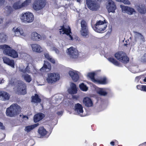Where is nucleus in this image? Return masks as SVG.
<instances>
[{
  "label": "nucleus",
  "instance_id": "obj_1",
  "mask_svg": "<svg viewBox=\"0 0 146 146\" xmlns=\"http://www.w3.org/2000/svg\"><path fill=\"white\" fill-rule=\"evenodd\" d=\"M21 111V108L17 104H13L6 109V114L7 116L13 117L18 114Z\"/></svg>",
  "mask_w": 146,
  "mask_h": 146
},
{
  "label": "nucleus",
  "instance_id": "obj_2",
  "mask_svg": "<svg viewBox=\"0 0 146 146\" xmlns=\"http://www.w3.org/2000/svg\"><path fill=\"white\" fill-rule=\"evenodd\" d=\"M0 49L3 50V53L4 54L13 58H16L18 56L17 52L15 50L11 49L8 45L6 44L0 45Z\"/></svg>",
  "mask_w": 146,
  "mask_h": 146
},
{
  "label": "nucleus",
  "instance_id": "obj_3",
  "mask_svg": "<svg viewBox=\"0 0 146 146\" xmlns=\"http://www.w3.org/2000/svg\"><path fill=\"white\" fill-rule=\"evenodd\" d=\"M31 3V0H25L24 1L23 0H20L13 4V7L15 10L19 9L26 8Z\"/></svg>",
  "mask_w": 146,
  "mask_h": 146
},
{
  "label": "nucleus",
  "instance_id": "obj_4",
  "mask_svg": "<svg viewBox=\"0 0 146 146\" xmlns=\"http://www.w3.org/2000/svg\"><path fill=\"white\" fill-rule=\"evenodd\" d=\"M20 19L22 22L25 23L32 22L34 19L33 14L29 12L23 13L21 15Z\"/></svg>",
  "mask_w": 146,
  "mask_h": 146
},
{
  "label": "nucleus",
  "instance_id": "obj_5",
  "mask_svg": "<svg viewBox=\"0 0 146 146\" xmlns=\"http://www.w3.org/2000/svg\"><path fill=\"white\" fill-rule=\"evenodd\" d=\"M60 75L58 73L52 72L48 74L46 80L50 84H52L59 80Z\"/></svg>",
  "mask_w": 146,
  "mask_h": 146
},
{
  "label": "nucleus",
  "instance_id": "obj_6",
  "mask_svg": "<svg viewBox=\"0 0 146 146\" xmlns=\"http://www.w3.org/2000/svg\"><path fill=\"white\" fill-rule=\"evenodd\" d=\"M107 23L105 20L102 21L101 20L97 21L94 28V30L98 33H101L106 29Z\"/></svg>",
  "mask_w": 146,
  "mask_h": 146
},
{
  "label": "nucleus",
  "instance_id": "obj_7",
  "mask_svg": "<svg viewBox=\"0 0 146 146\" xmlns=\"http://www.w3.org/2000/svg\"><path fill=\"white\" fill-rule=\"evenodd\" d=\"M88 7L92 11H97L100 7V5L96 0H86Z\"/></svg>",
  "mask_w": 146,
  "mask_h": 146
},
{
  "label": "nucleus",
  "instance_id": "obj_8",
  "mask_svg": "<svg viewBox=\"0 0 146 146\" xmlns=\"http://www.w3.org/2000/svg\"><path fill=\"white\" fill-rule=\"evenodd\" d=\"M59 29V33L60 34H66L67 36V38L69 40H73V38L71 36L72 33L69 26H63Z\"/></svg>",
  "mask_w": 146,
  "mask_h": 146
},
{
  "label": "nucleus",
  "instance_id": "obj_9",
  "mask_svg": "<svg viewBox=\"0 0 146 146\" xmlns=\"http://www.w3.org/2000/svg\"><path fill=\"white\" fill-rule=\"evenodd\" d=\"M33 8L37 11L42 9L45 6V0H35Z\"/></svg>",
  "mask_w": 146,
  "mask_h": 146
},
{
  "label": "nucleus",
  "instance_id": "obj_10",
  "mask_svg": "<svg viewBox=\"0 0 146 146\" xmlns=\"http://www.w3.org/2000/svg\"><path fill=\"white\" fill-rule=\"evenodd\" d=\"M106 8L109 13H114L116 9V7L115 3L112 0H106Z\"/></svg>",
  "mask_w": 146,
  "mask_h": 146
},
{
  "label": "nucleus",
  "instance_id": "obj_11",
  "mask_svg": "<svg viewBox=\"0 0 146 146\" xmlns=\"http://www.w3.org/2000/svg\"><path fill=\"white\" fill-rule=\"evenodd\" d=\"M66 53L69 56L72 58H76L78 56V52L77 50L72 47L67 49Z\"/></svg>",
  "mask_w": 146,
  "mask_h": 146
},
{
  "label": "nucleus",
  "instance_id": "obj_12",
  "mask_svg": "<svg viewBox=\"0 0 146 146\" xmlns=\"http://www.w3.org/2000/svg\"><path fill=\"white\" fill-rule=\"evenodd\" d=\"M17 86V91L19 92L23 95L26 94V86L25 83L21 81H18Z\"/></svg>",
  "mask_w": 146,
  "mask_h": 146
},
{
  "label": "nucleus",
  "instance_id": "obj_13",
  "mask_svg": "<svg viewBox=\"0 0 146 146\" xmlns=\"http://www.w3.org/2000/svg\"><path fill=\"white\" fill-rule=\"evenodd\" d=\"M122 11L124 13H125L129 15H131L135 13V9L130 7L125 6L122 5H120Z\"/></svg>",
  "mask_w": 146,
  "mask_h": 146
},
{
  "label": "nucleus",
  "instance_id": "obj_14",
  "mask_svg": "<svg viewBox=\"0 0 146 146\" xmlns=\"http://www.w3.org/2000/svg\"><path fill=\"white\" fill-rule=\"evenodd\" d=\"M12 30L16 36L23 38L26 36V33L24 32L23 30L19 28H13Z\"/></svg>",
  "mask_w": 146,
  "mask_h": 146
},
{
  "label": "nucleus",
  "instance_id": "obj_15",
  "mask_svg": "<svg viewBox=\"0 0 146 146\" xmlns=\"http://www.w3.org/2000/svg\"><path fill=\"white\" fill-rule=\"evenodd\" d=\"M79 73V72L75 70H70L68 72L70 76L74 82H76L78 80Z\"/></svg>",
  "mask_w": 146,
  "mask_h": 146
},
{
  "label": "nucleus",
  "instance_id": "obj_16",
  "mask_svg": "<svg viewBox=\"0 0 146 146\" xmlns=\"http://www.w3.org/2000/svg\"><path fill=\"white\" fill-rule=\"evenodd\" d=\"M74 110L76 114H79L81 116H84L82 115L83 112V107L80 104L78 103L75 105Z\"/></svg>",
  "mask_w": 146,
  "mask_h": 146
},
{
  "label": "nucleus",
  "instance_id": "obj_17",
  "mask_svg": "<svg viewBox=\"0 0 146 146\" xmlns=\"http://www.w3.org/2000/svg\"><path fill=\"white\" fill-rule=\"evenodd\" d=\"M31 39L34 41H38L42 39L41 35L35 32H32L30 35Z\"/></svg>",
  "mask_w": 146,
  "mask_h": 146
},
{
  "label": "nucleus",
  "instance_id": "obj_18",
  "mask_svg": "<svg viewBox=\"0 0 146 146\" xmlns=\"http://www.w3.org/2000/svg\"><path fill=\"white\" fill-rule=\"evenodd\" d=\"M32 50L34 52L40 53L42 51L43 49L41 46L37 44H33L31 45Z\"/></svg>",
  "mask_w": 146,
  "mask_h": 146
},
{
  "label": "nucleus",
  "instance_id": "obj_19",
  "mask_svg": "<svg viewBox=\"0 0 146 146\" xmlns=\"http://www.w3.org/2000/svg\"><path fill=\"white\" fill-rule=\"evenodd\" d=\"M51 69V66L49 63L47 61H44V63L43 66L40 69L41 72H48Z\"/></svg>",
  "mask_w": 146,
  "mask_h": 146
},
{
  "label": "nucleus",
  "instance_id": "obj_20",
  "mask_svg": "<svg viewBox=\"0 0 146 146\" xmlns=\"http://www.w3.org/2000/svg\"><path fill=\"white\" fill-rule=\"evenodd\" d=\"M3 59L4 62L13 68H14V62L13 60H10L9 58L6 57H3Z\"/></svg>",
  "mask_w": 146,
  "mask_h": 146
},
{
  "label": "nucleus",
  "instance_id": "obj_21",
  "mask_svg": "<svg viewBox=\"0 0 146 146\" xmlns=\"http://www.w3.org/2000/svg\"><path fill=\"white\" fill-rule=\"evenodd\" d=\"M77 88L76 85L72 83L70 84V88L68 90V92L69 93L71 94H75L77 92Z\"/></svg>",
  "mask_w": 146,
  "mask_h": 146
},
{
  "label": "nucleus",
  "instance_id": "obj_22",
  "mask_svg": "<svg viewBox=\"0 0 146 146\" xmlns=\"http://www.w3.org/2000/svg\"><path fill=\"white\" fill-rule=\"evenodd\" d=\"M10 95L7 92L4 91L1 92V99L5 101L9 99Z\"/></svg>",
  "mask_w": 146,
  "mask_h": 146
},
{
  "label": "nucleus",
  "instance_id": "obj_23",
  "mask_svg": "<svg viewBox=\"0 0 146 146\" xmlns=\"http://www.w3.org/2000/svg\"><path fill=\"white\" fill-rule=\"evenodd\" d=\"M84 104L87 107H91L93 105V103L91 99L88 97H85L83 100Z\"/></svg>",
  "mask_w": 146,
  "mask_h": 146
},
{
  "label": "nucleus",
  "instance_id": "obj_24",
  "mask_svg": "<svg viewBox=\"0 0 146 146\" xmlns=\"http://www.w3.org/2000/svg\"><path fill=\"white\" fill-rule=\"evenodd\" d=\"M44 114L42 113H39L35 115L34 117V121L37 122L42 119L44 117Z\"/></svg>",
  "mask_w": 146,
  "mask_h": 146
},
{
  "label": "nucleus",
  "instance_id": "obj_25",
  "mask_svg": "<svg viewBox=\"0 0 146 146\" xmlns=\"http://www.w3.org/2000/svg\"><path fill=\"white\" fill-rule=\"evenodd\" d=\"M30 68L28 66L26 68L23 65H21L19 68V70L22 72V74H24L26 73H29L30 72Z\"/></svg>",
  "mask_w": 146,
  "mask_h": 146
},
{
  "label": "nucleus",
  "instance_id": "obj_26",
  "mask_svg": "<svg viewBox=\"0 0 146 146\" xmlns=\"http://www.w3.org/2000/svg\"><path fill=\"white\" fill-rule=\"evenodd\" d=\"M94 83L105 84L108 83V81L106 77H104L101 78L100 79H96Z\"/></svg>",
  "mask_w": 146,
  "mask_h": 146
},
{
  "label": "nucleus",
  "instance_id": "obj_27",
  "mask_svg": "<svg viewBox=\"0 0 146 146\" xmlns=\"http://www.w3.org/2000/svg\"><path fill=\"white\" fill-rule=\"evenodd\" d=\"M7 39V36L6 33H0V42L5 43Z\"/></svg>",
  "mask_w": 146,
  "mask_h": 146
},
{
  "label": "nucleus",
  "instance_id": "obj_28",
  "mask_svg": "<svg viewBox=\"0 0 146 146\" xmlns=\"http://www.w3.org/2000/svg\"><path fill=\"white\" fill-rule=\"evenodd\" d=\"M22 77L27 82L29 83L32 80V78L31 76L27 74H21Z\"/></svg>",
  "mask_w": 146,
  "mask_h": 146
},
{
  "label": "nucleus",
  "instance_id": "obj_29",
  "mask_svg": "<svg viewBox=\"0 0 146 146\" xmlns=\"http://www.w3.org/2000/svg\"><path fill=\"white\" fill-rule=\"evenodd\" d=\"M41 100L40 99L37 94H35V96L32 97V102L37 103L40 102Z\"/></svg>",
  "mask_w": 146,
  "mask_h": 146
},
{
  "label": "nucleus",
  "instance_id": "obj_30",
  "mask_svg": "<svg viewBox=\"0 0 146 146\" xmlns=\"http://www.w3.org/2000/svg\"><path fill=\"white\" fill-rule=\"evenodd\" d=\"M80 33L81 35L84 37L87 38L89 36L88 29H81Z\"/></svg>",
  "mask_w": 146,
  "mask_h": 146
},
{
  "label": "nucleus",
  "instance_id": "obj_31",
  "mask_svg": "<svg viewBox=\"0 0 146 146\" xmlns=\"http://www.w3.org/2000/svg\"><path fill=\"white\" fill-rule=\"evenodd\" d=\"M45 57L53 63H55V60L53 59L47 52H45L44 54Z\"/></svg>",
  "mask_w": 146,
  "mask_h": 146
},
{
  "label": "nucleus",
  "instance_id": "obj_32",
  "mask_svg": "<svg viewBox=\"0 0 146 146\" xmlns=\"http://www.w3.org/2000/svg\"><path fill=\"white\" fill-rule=\"evenodd\" d=\"M125 54L122 52H119L115 54V57L120 61V60L123 57Z\"/></svg>",
  "mask_w": 146,
  "mask_h": 146
},
{
  "label": "nucleus",
  "instance_id": "obj_33",
  "mask_svg": "<svg viewBox=\"0 0 146 146\" xmlns=\"http://www.w3.org/2000/svg\"><path fill=\"white\" fill-rule=\"evenodd\" d=\"M94 75L95 73L94 72H90L88 74L87 76L90 78L92 81L95 82L96 79L94 78Z\"/></svg>",
  "mask_w": 146,
  "mask_h": 146
},
{
  "label": "nucleus",
  "instance_id": "obj_34",
  "mask_svg": "<svg viewBox=\"0 0 146 146\" xmlns=\"http://www.w3.org/2000/svg\"><path fill=\"white\" fill-rule=\"evenodd\" d=\"M39 133L41 135H45L46 133V130L43 127H40L38 131Z\"/></svg>",
  "mask_w": 146,
  "mask_h": 146
},
{
  "label": "nucleus",
  "instance_id": "obj_35",
  "mask_svg": "<svg viewBox=\"0 0 146 146\" xmlns=\"http://www.w3.org/2000/svg\"><path fill=\"white\" fill-rule=\"evenodd\" d=\"M135 36L136 39H140L143 41H145V39L144 38L143 36L140 33L135 32Z\"/></svg>",
  "mask_w": 146,
  "mask_h": 146
},
{
  "label": "nucleus",
  "instance_id": "obj_36",
  "mask_svg": "<svg viewBox=\"0 0 146 146\" xmlns=\"http://www.w3.org/2000/svg\"><path fill=\"white\" fill-rule=\"evenodd\" d=\"M137 8L139 12L141 13H143L144 12L145 7L144 5H141L137 6Z\"/></svg>",
  "mask_w": 146,
  "mask_h": 146
},
{
  "label": "nucleus",
  "instance_id": "obj_37",
  "mask_svg": "<svg viewBox=\"0 0 146 146\" xmlns=\"http://www.w3.org/2000/svg\"><path fill=\"white\" fill-rule=\"evenodd\" d=\"M97 92L98 94L102 96H105L107 94L105 89L103 88H99Z\"/></svg>",
  "mask_w": 146,
  "mask_h": 146
},
{
  "label": "nucleus",
  "instance_id": "obj_38",
  "mask_svg": "<svg viewBox=\"0 0 146 146\" xmlns=\"http://www.w3.org/2000/svg\"><path fill=\"white\" fill-rule=\"evenodd\" d=\"M129 60V58L125 54L123 57L120 60V61L124 63H126L128 62Z\"/></svg>",
  "mask_w": 146,
  "mask_h": 146
},
{
  "label": "nucleus",
  "instance_id": "obj_39",
  "mask_svg": "<svg viewBox=\"0 0 146 146\" xmlns=\"http://www.w3.org/2000/svg\"><path fill=\"white\" fill-rule=\"evenodd\" d=\"M108 60L110 62L115 65L118 66L119 64V63L113 58H109L108 59Z\"/></svg>",
  "mask_w": 146,
  "mask_h": 146
},
{
  "label": "nucleus",
  "instance_id": "obj_40",
  "mask_svg": "<svg viewBox=\"0 0 146 146\" xmlns=\"http://www.w3.org/2000/svg\"><path fill=\"white\" fill-rule=\"evenodd\" d=\"M79 87L80 89L84 91H86L88 90V87L83 83L80 84Z\"/></svg>",
  "mask_w": 146,
  "mask_h": 146
},
{
  "label": "nucleus",
  "instance_id": "obj_41",
  "mask_svg": "<svg viewBox=\"0 0 146 146\" xmlns=\"http://www.w3.org/2000/svg\"><path fill=\"white\" fill-rule=\"evenodd\" d=\"M81 29H88L86 22L84 20H82L81 22Z\"/></svg>",
  "mask_w": 146,
  "mask_h": 146
},
{
  "label": "nucleus",
  "instance_id": "obj_42",
  "mask_svg": "<svg viewBox=\"0 0 146 146\" xmlns=\"http://www.w3.org/2000/svg\"><path fill=\"white\" fill-rule=\"evenodd\" d=\"M5 9V12L8 14H9L12 11L11 8L9 6H6Z\"/></svg>",
  "mask_w": 146,
  "mask_h": 146
},
{
  "label": "nucleus",
  "instance_id": "obj_43",
  "mask_svg": "<svg viewBox=\"0 0 146 146\" xmlns=\"http://www.w3.org/2000/svg\"><path fill=\"white\" fill-rule=\"evenodd\" d=\"M131 69L132 72L133 73H135L139 72L137 66H133L132 67Z\"/></svg>",
  "mask_w": 146,
  "mask_h": 146
},
{
  "label": "nucleus",
  "instance_id": "obj_44",
  "mask_svg": "<svg viewBox=\"0 0 146 146\" xmlns=\"http://www.w3.org/2000/svg\"><path fill=\"white\" fill-rule=\"evenodd\" d=\"M34 128L33 126V125H31L26 127L25 129L26 131L29 132Z\"/></svg>",
  "mask_w": 146,
  "mask_h": 146
},
{
  "label": "nucleus",
  "instance_id": "obj_45",
  "mask_svg": "<svg viewBox=\"0 0 146 146\" xmlns=\"http://www.w3.org/2000/svg\"><path fill=\"white\" fill-rule=\"evenodd\" d=\"M20 117L21 118V120L23 121H26L28 119V117L26 116V115H20Z\"/></svg>",
  "mask_w": 146,
  "mask_h": 146
},
{
  "label": "nucleus",
  "instance_id": "obj_46",
  "mask_svg": "<svg viewBox=\"0 0 146 146\" xmlns=\"http://www.w3.org/2000/svg\"><path fill=\"white\" fill-rule=\"evenodd\" d=\"M50 49L51 50L55 51L56 53L58 54L59 53L58 50L56 48L53 47L51 48Z\"/></svg>",
  "mask_w": 146,
  "mask_h": 146
},
{
  "label": "nucleus",
  "instance_id": "obj_47",
  "mask_svg": "<svg viewBox=\"0 0 146 146\" xmlns=\"http://www.w3.org/2000/svg\"><path fill=\"white\" fill-rule=\"evenodd\" d=\"M121 2L123 3L124 4L127 5H129L130 2L128 0H122Z\"/></svg>",
  "mask_w": 146,
  "mask_h": 146
},
{
  "label": "nucleus",
  "instance_id": "obj_48",
  "mask_svg": "<svg viewBox=\"0 0 146 146\" xmlns=\"http://www.w3.org/2000/svg\"><path fill=\"white\" fill-rule=\"evenodd\" d=\"M143 85H138L137 86V88L138 89L140 90L143 91Z\"/></svg>",
  "mask_w": 146,
  "mask_h": 146
},
{
  "label": "nucleus",
  "instance_id": "obj_49",
  "mask_svg": "<svg viewBox=\"0 0 146 146\" xmlns=\"http://www.w3.org/2000/svg\"><path fill=\"white\" fill-rule=\"evenodd\" d=\"M14 80L13 79H11L10 81L9 82V85H12L14 84Z\"/></svg>",
  "mask_w": 146,
  "mask_h": 146
},
{
  "label": "nucleus",
  "instance_id": "obj_50",
  "mask_svg": "<svg viewBox=\"0 0 146 146\" xmlns=\"http://www.w3.org/2000/svg\"><path fill=\"white\" fill-rule=\"evenodd\" d=\"M141 76H137L136 77L135 79V80L137 82H138L139 80V79L141 78Z\"/></svg>",
  "mask_w": 146,
  "mask_h": 146
},
{
  "label": "nucleus",
  "instance_id": "obj_51",
  "mask_svg": "<svg viewBox=\"0 0 146 146\" xmlns=\"http://www.w3.org/2000/svg\"><path fill=\"white\" fill-rule=\"evenodd\" d=\"M5 2V0H0V5H1Z\"/></svg>",
  "mask_w": 146,
  "mask_h": 146
},
{
  "label": "nucleus",
  "instance_id": "obj_52",
  "mask_svg": "<svg viewBox=\"0 0 146 146\" xmlns=\"http://www.w3.org/2000/svg\"><path fill=\"white\" fill-rule=\"evenodd\" d=\"M0 127L2 129H4V126L3 125V124L0 122Z\"/></svg>",
  "mask_w": 146,
  "mask_h": 146
},
{
  "label": "nucleus",
  "instance_id": "obj_53",
  "mask_svg": "<svg viewBox=\"0 0 146 146\" xmlns=\"http://www.w3.org/2000/svg\"><path fill=\"white\" fill-rule=\"evenodd\" d=\"M4 80L3 78L0 79V84H1L3 83H4Z\"/></svg>",
  "mask_w": 146,
  "mask_h": 146
},
{
  "label": "nucleus",
  "instance_id": "obj_54",
  "mask_svg": "<svg viewBox=\"0 0 146 146\" xmlns=\"http://www.w3.org/2000/svg\"><path fill=\"white\" fill-rule=\"evenodd\" d=\"M57 114L58 115H60L62 113V111H58L57 112Z\"/></svg>",
  "mask_w": 146,
  "mask_h": 146
},
{
  "label": "nucleus",
  "instance_id": "obj_55",
  "mask_svg": "<svg viewBox=\"0 0 146 146\" xmlns=\"http://www.w3.org/2000/svg\"><path fill=\"white\" fill-rule=\"evenodd\" d=\"M143 91L146 92V86L143 85Z\"/></svg>",
  "mask_w": 146,
  "mask_h": 146
},
{
  "label": "nucleus",
  "instance_id": "obj_56",
  "mask_svg": "<svg viewBox=\"0 0 146 146\" xmlns=\"http://www.w3.org/2000/svg\"><path fill=\"white\" fill-rule=\"evenodd\" d=\"M38 123H37L32 125L33 126L34 128L35 127H37L38 126Z\"/></svg>",
  "mask_w": 146,
  "mask_h": 146
},
{
  "label": "nucleus",
  "instance_id": "obj_57",
  "mask_svg": "<svg viewBox=\"0 0 146 146\" xmlns=\"http://www.w3.org/2000/svg\"><path fill=\"white\" fill-rule=\"evenodd\" d=\"M110 144L112 146H114V143L113 141H112L110 142Z\"/></svg>",
  "mask_w": 146,
  "mask_h": 146
},
{
  "label": "nucleus",
  "instance_id": "obj_58",
  "mask_svg": "<svg viewBox=\"0 0 146 146\" xmlns=\"http://www.w3.org/2000/svg\"><path fill=\"white\" fill-rule=\"evenodd\" d=\"M3 21L1 18L0 17V23H3Z\"/></svg>",
  "mask_w": 146,
  "mask_h": 146
},
{
  "label": "nucleus",
  "instance_id": "obj_59",
  "mask_svg": "<svg viewBox=\"0 0 146 146\" xmlns=\"http://www.w3.org/2000/svg\"><path fill=\"white\" fill-rule=\"evenodd\" d=\"M37 71L36 70H35L32 73L33 74H36V72Z\"/></svg>",
  "mask_w": 146,
  "mask_h": 146
},
{
  "label": "nucleus",
  "instance_id": "obj_60",
  "mask_svg": "<svg viewBox=\"0 0 146 146\" xmlns=\"http://www.w3.org/2000/svg\"><path fill=\"white\" fill-rule=\"evenodd\" d=\"M61 44L62 45V46H64L65 45V44H64V43H63V42L62 43H61Z\"/></svg>",
  "mask_w": 146,
  "mask_h": 146
},
{
  "label": "nucleus",
  "instance_id": "obj_61",
  "mask_svg": "<svg viewBox=\"0 0 146 146\" xmlns=\"http://www.w3.org/2000/svg\"><path fill=\"white\" fill-rule=\"evenodd\" d=\"M122 0H116V1L120 2H121Z\"/></svg>",
  "mask_w": 146,
  "mask_h": 146
},
{
  "label": "nucleus",
  "instance_id": "obj_62",
  "mask_svg": "<svg viewBox=\"0 0 146 146\" xmlns=\"http://www.w3.org/2000/svg\"><path fill=\"white\" fill-rule=\"evenodd\" d=\"M143 81L144 82H146V76L145 78L143 80Z\"/></svg>",
  "mask_w": 146,
  "mask_h": 146
},
{
  "label": "nucleus",
  "instance_id": "obj_63",
  "mask_svg": "<svg viewBox=\"0 0 146 146\" xmlns=\"http://www.w3.org/2000/svg\"><path fill=\"white\" fill-rule=\"evenodd\" d=\"M81 0H77V2H80Z\"/></svg>",
  "mask_w": 146,
  "mask_h": 146
},
{
  "label": "nucleus",
  "instance_id": "obj_64",
  "mask_svg": "<svg viewBox=\"0 0 146 146\" xmlns=\"http://www.w3.org/2000/svg\"><path fill=\"white\" fill-rule=\"evenodd\" d=\"M61 42H62V41L63 42V41L62 40H61Z\"/></svg>",
  "mask_w": 146,
  "mask_h": 146
}]
</instances>
